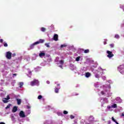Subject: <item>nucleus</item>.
Masks as SVG:
<instances>
[{
  "label": "nucleus",
  "instance_id": "obj_1",
  "mask_svg": "<svg viewBox=\"0 0 124 124\" xmlns=\"http://www.w3.org/2000/svg\"><path fill=\"white\" fill-rule=\"evenodd\" d=\"M31 85L33 87V86H38L39 85V81L37 79H34L31 81Z\"/></svg>",
  "mask_w": 124,
  "mask_h": 124
},
{
  "label": "nucleus",
  "instance_id": "obj_2",
  "mask_svg": "<svg viewBox=\"0 0 124 124\" xmlns=\"http://www.w3.org/2000/svg\"><path fill=\"white\" fill-rule=\"evenodd\" d=\"M6 58L8 60H11V58H12V53L10 51H8L6 52Z\"/></svg>",
  "mask_w": 124,
  "mask_h": 124
},
{
  "label": "nucleus",
  "instance_id": "obj_3",
  "mask_svg": "<svg viewBox=\"0 0 124 124\" xmlns=\"http://www.w3.org/2000/svg\"><path fill=\"white\" fill-rule=\"evenodd\" d=\"M9 99H10V97L9 96V95H7L6 98H3V100H2V101L3 103H7L8 102H9L8 100H9Z\"/></svg>",
  "mask_w": 124,
  "mask_h": 124
},
{
  "label": "nucleus",
  "instance_id": "obj_4",
  "mask_svg": "<svg viewBox=\"0 0 124 124\" xmlns=\"http://www.w3.org/2000/svg\"><path fill=\"white\" fill-rule=\"evenodd\" d=\"M107 54H108L107 57L109 59H110V58H113V56H114V54L112 53V51H110L109 50L107 51Z\"/></svg>",
  "mask_w": 124,
  "mask_h": 124
},
{
  "label": "nucleus",
  "instance_id": "obj_5",
  "mask_svg": "<svg viewBox=\"0 0 124 124\" xmlns=\"http://www.w3.org/2000/svg\"><path fill=\"white\" fill-rule=\"evenodd\" d=\"M94 76H95V78L99 79V78L100 77V72H99L98 71H96L95 72Z\"/></svg>",
  "mask_w": 124,
  "mask_h": 124
},
{
  "label": "nucleus",
  "instance_id": "obj_6",
  "mask_svg": "<svg viewBox=\"0 0 124 124\" xmlns=\"http://www.w3.org/2000/svg\"><path fill=\"white\" fill-rule=\"evenodd\" d=\"M36 42V44H42V43H44V42H45V40L44 39H39V41L35 42Z\"/></svg>",
  "mask_w": 124,
  "mask_h": 124
},
{
  "label": "nucleus",
  "instance_id": "obj_7",
  "mask_svg": "<svg viewBox=\"0 0 124 124\" xmlns=\"http://www.w3.org/2000/svg\"><path fill=\"white\" fill-rule=\"evenodd\" d=\"M19 116L20 118H25L26 117V115H25V112L23 110L20 111L19 113Z\"/></svg>",
  "mask_w": 124,
  "mask_h": 124
},
{
  "label": "nucleus",
  "instance_id": "obj_8",
  "mask_svg": "<svg viewBox=\"0 0 124 124\" xmlns=\"http://www.w3.org/2000/svg\"><path fill=\"white\" fill-rule=\"evenodd\" d=\"M59 35L57 34H55L53 36V40H55V41H58L59 40Z\"/></svg>",
  "mask_w": 124,
  "mask_h": 124
},
{
  "label": "nucleus",
  "instance_id": "obj_9",
  "mask_svg": "<svg viewBox=\"0 0 124 124\" xmlns=\"http://www.w3.org/2000/svg\"><path fill=\"white\" fill-rule=\"evenodd\" d=\"M17 110H18V107L15 106L13 108L12 112L13 113H16V112H17Z\"/></svg>",
  "mask_w": 124,
  "mask_h": 124
},
{
  "label": "nucleus",
  "instance_id": "obj_10",
  "mask_svg": "<svg viewBox=\"0 0 124 124\" xmlns=\"http://www.w3.org/2000/svg\"><path fill=\"white\" fill-rule=\"evenodd\" d=\"M35 45H37V44H36V42H35L34 43H33L32 44H31L30 46V48L31 50H32V49H33V48H34V46Z\"/></svg>",
  "mask_w": 124,
  "mask_h": 124
},
{
  "label": "nucleus",
  "instance_id": "obj_11",
  "mask_svg": "<svg viewBox=\"0 0 124 124\" xmlns=\"http://www.w3.org/2000/svg\"><path fill=\"white\" fill-rule=\"evenodd\" d=\"M39 56L40 58L45 57V53H44V51H43L42 52L39 53Z\"/></svg>",
  "mask_w": 124,
  "mask_h": 124
},
{
  "label": "nucleus",
  "instance_id": "obj_12",
  "mask_svg": "<svg viewBox=\"0 0 124 124\" xmlns=\"http://www.w3.org/2000/svg\"><path fill=\"white\" fill-rule=\"evenodd\" d=\"M61 89V87H59V88L55 87V93H59V90Z\"/></svg>",
  "mask_w": 124,
  "mask_h": 124
},
{
  "label": "nucleus",
  "instance_id": "obj_13",
  "mask_svg": "<svg viewBox=\"0 0 124 124\" xmlns=\"http://www.w3.org/2000/svg\"><path fill=\"white\" fill-rule=\"evenodd\" d=\"M89 121L90 122H93V121H94V118H93V116H91L89 118Z\"/></svg>",
  "mask_w": 124,
  "mask_h": 124
},
{
  "label": "nucleus",
  "instance_id": "obj_14",
  "mask_svg": "<svg viewBox=\"0 0 124 124\" xmlns=\"http://www.w3.org/2000/svg\"><path fill=\"white\" fill-rule=\"evenodd\" d=\"M16 101H17L18 105H20L22 103V101L21 100V99H16Z\"/></svg>",
  "mask_w": 124,
  "mask_h": 124
},
{
  "label": "nucleus",
  "instance_id": "obj_15",
  "mask_svg": "<svg viewBox=\"0 0 124 124\" xmlns=\"http://www.w3.org/2000/svg\"><path fill=\"white\" fill-rule=\"evenodd\" d=\"M91 76V73L87 72L85 73V77H86V78H89V77H90Z\"/></svg>",
  "mask_w": 124,
  "mask_h": 124
},
{
  "label": "nucleus",
  "instance_id": "obj_16",
  "mask_svg": "<svg viewBox=\"0 0 124 124\" xmlns=\"http://www.w3.org/2000/svg\"><path fill=\"white\" fill-rule=\"evenodd\" d=\"M111 120H112V121H113V122H114V123H115V124H119V123H118L117 122V121H116V120H115V118H114V117H112L111 118Z\"/></svg>",
  "mask_w": 124,
  "mask_h": 124
},
{
  "label": "nucleus",
  "instance_id": "obj_17",
  "mask_svg": "<svg viewBox=\"0 0 124 124\" xmlns=\"http://www.w3.org/2000/svg\"><path fill=\"white\" fill-rule=\"evenodd\" d=\"M112 108H117V104H114L113 105H112L111 106Z\"/></svg>",
  "mask_w": 124,
  "mask_h": 124
},
{
  "label": "nucleus",
  "instance_id": "obj_18",
  "mask_svg": "<svg viewBox=\"0 0 124 124\" xmlns=\"http://www.w3.org/2000/svg\"><path fill=\"white\" fill-rule=\"evenodd\" d=\"M41 30L42 31L44 32V31H46V28H45L44 27H42L41 28Z\"/></svg>",
  "mask_w": 124,
  "mask_h": 124
},
{
  "label": "nucleus",
  "instance_id": "obj_19",
  "mask_svg": "<svg viewBox=\"0 0 124 124\" xmlns=\"http://www.w3.org/2000/svg\"><path fill=\"white\" fill-rule=\"evenodd\" d=\"M89 52H90L89 49H86L84 50L85 54H88V53H89Z\"/></svg>",
  "mask_w": 124,
  "mask_h": 124
},
{
  "label": "nucleus",
  "instance_id": "obj_20",
  "mask_svg": "<svg viewBox=\"0 0 124 124\" xmlns=\"http://www.w3.org/2000/svg\"><path fill=\"white\" fill-rule=\"evenodd\" d=\"M23 85H24L23 82H20L19 84V88H22V87H23Z\"/></svg>",
  "mask_w": 124,
  "mask_h": 124
},
{
  "label": "nucleus",
  "instance_id": "obj_21",
  "mask_svg": "<svg viewBox=\"0 0 124 124\" xmlns=\"http://www.w3.org/2000/svg\"><path fill=\"white\" fill-rule=\"evenodd\" d=\"M76 62H79V61H80V56L77 57L76 59Z\"/></svg>",
  "mask_w": 124,
  "mask_h": 124
},
{
  "label": "nucleus",
  "instance_id": "obj_22",
  "mask_svg": "<svg viewBox=\"0 0 124 124\" xmlns=\"http://www.w3.org/2000/svg\"><path fill=\"white\" fill-rule=\"evenodd\" d=\"M64 62H63V60H61V61L59 62V63H60V64H61V65L63 64Z\"/></svg>",
  "mask_w": 124,
  "mask_h": 124
},
{
  "label": "nucleus",
  "instance_id": "obj_23",
  "mask_svg": "<svg viewBox=\"0 0 124 124\" xmlns=\"http://www.w3.org/2000/svg\"><path fill=\"white\" fill-rule=\"evenodd\" d=\"M45 45L46 46V47H47V48H50V45H49V44L46 43Z\"/></svg>",
  "mask_w": 124,
  "mask_h": 124
},
{
  "label": "nucleus",
  "instance_id": "obj_24",
  "mask_svg": "<svg viewBox=\"0 0 124 124\" xmlns=\"http://www.w3.org/2000/svg\"><path fill=\"white\" fill-rule=\"evenodd\" d=\"M11 106V104H9V105L7 106V107H6V109H8V108H10Z\"/></svg>",
  "mask_w": 124,
  "mask_h": 124
},
{
  "label": "nucleus",
  "instance_id": "obj_25",
  "mask_svg": "<svg viewBox=\"0 0 124 124\" xmlns=\"http://www.w3.org/2000/svg\"><path fill=\"white\" fill-rule=\"evenodd\" d=\"M63 47H66V45L65 44L61 45V48H63Z\"/></svg>",
  "mask_w": 124,
  "mask_h": 124
},
{
  "label": "nucleus",
  "instance_id": "obj_26",
  "mask_svg": "<svg viewBox=\"0 0 124 124\" xmlns=\"http://www.w3.org/2000/svg\"><path fill=\"white\" fill-rule=\"evenodd\" d=\"M63 114H64V115H67V114H68V112L66 110H64L63 112Z\"/></svg>",
  "mask_w": 124,
  "mask_h": 124
},
{
  "label": "nucleus",
  "instance_id": "obj_27",
  "mask_svg": "<svg viewBox=\"0 0 124 124\" xmlns=\"http://www.w3.org/2000/svg\"><path fill=\"white\" fill-rule=\"evenodd\" d=\"M41 98H42V95H40L38 96V99H41Z\"/></svg>",
  "mask_w": 124,
  "mask_h": 124
},
{
  "label": "nucleus",
  "instance_id": "obj_28",
  "mask_svg": "<svg viewBox=\"0 0 124 124\" xmlns=\"http://www.w3.org/2000/svg\"><path fill=\"white\" fill-rule=\"evenodd\" d=\"M75 118V117L72 115H70V118L72 120L73 119H74Z\"/></svg>",
  "mask_w": 124,
  "mask_h": 124
},
{
  "label": "nucleus",
  "instance_id": "obj_29",
  "mask_svg": "<svg viewBox=\"0 0 124 124\" xmlns=\"http://www.w3.org/2000/svg\"><path fill=\"white\" fill-rule=\"evenodd\" d=\"M115 38H120V36L118 34L115 35Z\"/></svg>",
  "mask_w": 124,
  "mask_h": 124
},
{
  "label": "nucleus",
  "instance_id": "obj_30",
  "mask_svg": "<svg viewBox=\"0 0 124 124\" xmlns=\"http://www.w3.org/2000/svg\"><path fill=\"white\" fill-rule=\"evenodd\" d=\"M110 46L111 48H114V45L113 44H111L110 45Z\"/></svg>",
  "mask_w": 124,
  "mask_h": 124
},
{
  "label": "nucleus",
  "instance_id": "obj_31",
  "mask_svg": "<svg viewBox=\"0 0 124 124\" xmlns=\"http://www.w3.org/2000/svg\"><path fill=\"white\" fill-rule=\"evenodd\" d=\"M101 93L102 94V95H104V94H105V93H104V91H101Z\"/></svg>",
  "mask_w": 124,
  "mask_h": 124
},
{
  "label": "nucleus",
  "instance_id": "obj_32",
  "mask_svg": "<svg viewBox=\"0 0 124 124\" xmlns=\"http://www.w3.org/2000/svg\"><path fill=\"white\" fill-rule=\"evenodd\" d=\"M4 47H7V46H8V45H7V44H6V43H5L4 44Z\"/></svg>",
  "mask_w": 124,
  "mask_h": 124
},
{
  "label": "nucleus",
  "instance_id": "obj_33",
  "mask_svg": "<svg viewBox=\"0 0 124 124\" xmlns=\"http://www.w3.org/2000/svg\"><path fill=\"white\" fill-rule=\"evenodd\" d=\"M2 42H3V40L2 39H0V43H2Z\"/></svg>",
  "mask_w": 124,
  "mask_h": 124
},
{
  "label": "nucleus",
  "instance_id": "obj_34",
  "mask_svg": "<svg viewBox=\"0 0 124 124\" xmlns=\"http://www.w3.org/2000/svg\"><path fill=\"white\" fill-rule=\"evenodd\" d=\"M27 109H31V106H27Z\"/></svg>",
  "mask_w": 124,
  "mask_h": 124
},
{
  "label": "nucleus",
  "instance_id": "obj_35",
  "mask_svg": "<svg viewBox=\"0 0 124 124\" xmlns=\"http://www.w3.org/2000/svg\"><path fill=\"white\" fill-rule=\"evenodd\" d=\"M120 68H124V65L120 66Z\"/></svg>",
  "mask_w": 124,
  "mask_h": 124
},
{
  "label": "nucleus",
  "instance_id": "obj_36",
  "mask_svg": "<svg viewBox=\"0 0 124 124\" xmlns=\"http://www.w3.org/2000/svg\"><path fill=\"white\" fill-rule=\"evenodd\" d=\"M59 67H61V68H62V65H60L59 66Z\"/></svg>",
  "mask_w": 124,
  "mask_h": 124
},
{
  "label": "nucleus",
  "instance_id": "obj_37",
  "mask_svg": "<svg viewBox=\"0 0 124 124\" xmlns=\"http://www.w3.org/2000/svg\"><path fill=\"white\" fill-rule=\"evenodd\" d=\"M13 75H14V76H17V74H13Z\"/></svg>",
  "mask_w": 124,
  "mask_h": 124
},
{
  "label": "nucleus",
  "instance_id": "obj_38",
  "mask_svg": "<svg viewBox=\"0 0 124 124\" xmlns=\"http://www.w3.org/2000/svg\"><path fill=\"white\" fill-rule=\"evenodd\" d=\"M46 83H47V84H50V81H46Z\"/></svg>",
  "mask_w": 124,
  "mask_h": 124
},
{
  "label": "nucleus",
  "instance_id": "obj_39",
  "mask_svg": "<svg viewBox=\"0 0 124 124\" xmlns=\"http://www.w3.org/2000/svg\"><path fill=\"white\" fill-rule=\"evenodd\" d=\"M122 117H124V113H122Z\"/></svg>",
  "mask_w": 124,
  "mask_h": 124
},
{
  "label": "nucleus",
  "instance_id": "obj_40",
  "mask_svg": "<svg viewBox=\"0 0 124 124\" xmlns=\"http://www.w3.org/2000/svg\"><path fill=\"white\" fill-rule=\"evenodd\" d=\"M57 87H60V84H57Z\"/></svg>",
  "mask_w": 124,
  "mask_h": 124
},
{
  "label": "nucleus",
  "instance_id": "obj_41",
  "mask_svg": "<svg viewBox=\"0 0 124 124\" xmlns=\"http://www.w3.org/2000/svg\"><path fill=\"white\" fill-rule=\"evenodd\" d=\"M75 124H77V122H75Z\"/></svg>",
  "mask_w": 124,
  "mask_h": 124
},
{
  "label": "nucleus",
  "instance_id": "obj_42",
  "mask_svg": "<svg viewBox=\"0 0 124 124\" xmlns=\"http://www.w3.org/2000/svg\"><path fill=\"white\" fill-rule=\"evenodd\" d=\"M70 28H72V26H70Z\"/></svg>",
  "mask_w": 124,
  "mask_h": 124
},
{
  "label": "nucleus",
  "instance_id": "obj_43",
  "mask_svg": "<svg viewBox=\"0 0 124 124\" xmlns=\"http://www.w3.org/2000/svg\"><path fill=\"white\" fill-rule=\"evenodd\" d=\"M108 108L110 109V107H108Z\"/></svg>",
  "mask_w": 124,
  "mask_h": 124
},
{
  "label": "nucleus",
  "instance_id": "obj_44",
  "mask_svg": "<svg viewBox=\"0 0 124 124\" xmlns=\"http://www.w3.org/2000/svg\"><path fill=\"white\" fill-rule=\"evenodd\" d=\"M104 44H105V45L106 44V43H105Z\"/></svg>",
  "mask_w": 124,
  "mask_h": 124
},
{
  "label": "nucleus",
  "instance_id": "obj_45",
  "mask_svg": "<svg viewBox=\"0 0 124 124\" xmlns=\"http://www.w3.org/2000/svg\"><path fill=\"white\" fill-rule=\"evenodd\" d=\"M14 56H15V55H14Z\"/></svg>",
  "mask_w": 124,
  "mask_h": 124
},
{
  "label": "nucleus",
  "instance_id": "obj_46",
  "mask_svg": "<svg viewBox=\"0 0 124 124\" xmlns=\"http://www.w3.org/2000/svg\"><path fill=\"white\" fill-rule=\"evenodd\" d=\"M14 56H15V55H14Z\"/></svg>",
  "mask_w": 124,
  "mask_h": 124
}]
</instances>
